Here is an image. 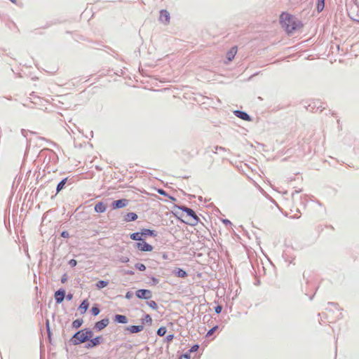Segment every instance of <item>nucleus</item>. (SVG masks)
<instances>
[{"label":"nucleus","instance_id":"nucleus-1","mask_svg":"<svg viewBox=\"0 0 359 359\" xmlns=\"http://www.w3.org/2000/svg\"><path fill=\"white\" fill-rule=\"evenodd\" d=\"M280 22L282 27L284 28L288 34L300 29L303 26L301 21L288 13H283L280 15Z\"/></svg>","mask_w":359,"mask_h":359},{"label":"nucleus","instance_id":"nucleus-2","mask_svg":"<svg viewBox=\"0 0 359 359\" xmlns=\"http://www.w3.org/2000/svg\"><path fill=\"white\" fill-rule=\"evenodd\" d=\"M93 335V333L90 330H81L74 335L72 340L74 344H79L92 338Z\"/></svg>","mask_w":359,"mask_h":359},{"label":"nucleus","instance_id":"nucleus-3","mask_svg":"<svg viewBox=\"0 0 359 359\" xmlns=\"http://www.w3.org/2000/svg\"><path fill=\"white\" fill-rule=\"evenodd\" d=\"M179 208L187 214V220L184 221L185 223L191 226H195L198 223L199 218L192 209L185 206H181Z\"/></svg>","mask_w":359,"mask_h":359},{"label":"nucleus","instance_id":"nucleus-4","mask_svg":"<svg viewBox=\"0 0 359 359\" xmlns=\"http://www.w3.org/2000/svg\"><path fill=\"white\" fill-rule=\"evenodd\" d=\"M136 248L142 252H151L154 249L152 245L146 243L143 239L136 243Z\"/></svg>","mask_w":359,"mask_h":359},{"label":"nucleus","instance_id":"nucleus-5","mask_svg":"<svg viewBox=\"0 0 359 359\" xmlns=\"http://www.w3.org/2000/svg\"><path fill=\"white\" fill-rule=\"evenodd\" d=\"M136 296L140 299H149L151 297V292L149 290L141 289L136 292Z\"/></svg>","mask_w":359,"mask_h":359},{"label":"nucleus","instance_id":"nucleus-6","mask_svg":"<svg viewBox=\"0 0 359 359\" xmlns=\"http://www.w3.org/2000/svg\"><path fill=\"white\" fill-rule=\"evenodd\" d=\"M128 204V201L127 199L123 198V199L114 201L112 203V207L114 209L122 208L126 207Z\"/></svg>","mask_w":359,"mask_h":359},{"label":"nucleus","instance_id":"nucleus-7","mask_svg":"<svg viewBox=\"0 0 359 359\" xmlns=\"http://www.w3.org/2000/svg\"><path fill=\"white\" fill-rule=\"evenodd\" d=\"M108 324H109V319H107V318L102 319L100 321H98L95 323V328L97 330L100 331V330H103L104 327H106L108 325Z\"/></svg>","mask_w":359,"mask_h":359},{"label":"nucleus","instance_id":"nucleus-8","mask_svg":"<svg viewBox=\"0 0 359 359\" xmlns=\"http://www.w3.org/2000/svg\"><path fill=\"white\" fill-rule=\"evenodd\" d=\"M237 53V47L236 46H233L226 53V59L228 60L229 62L231 61L236 54Z\"/></svg>","mask_w":359,"mask_h":359},{"label":"nucleus","instance_id":"nucleus-9","mask_svg":"<svg viewBox=\"0 0 359 359\" xmlns=\"http://www.w3.org/2000/svg\"><path fill=\"white\" fill-rule=\"evenodd\" d=\"M234 114H236V116L237 117H238L244 121H250L251 120L250 116L244 111L237 110V111H235Z\"/></svg>","mask_w":359,"mask_h":359},{"label":"nucleus","instance_id":"nucleus-10","mask_svg":"<svg viewBox=\"0 0 359 359\" xmlns=\"http://www.w3.org/2000/svg\"><path fill=\"white\" fill-rule=\"evenodd\" d=\"M144 329L142 325H131L126 328L130 333H137L141 332Z\"/></svg>","mask_w":359,"mask_h":359},{"label":"nucleus","instance_id":"nucleus-11","mask_svg":"<svg viewBox=\"0 0 359 359\" xmlns=\"http://www.w3.org/2000/svg\"><path fill=\"white\" fill-rule=\"evenodd\" d=\"M65 292L64 290H58L55 293V298L57 303H61L65 298Z\"/></svg>","mask_w":359,"mask_h":359},{"label":"nucleus","instance_id":"nucleus-12","mask_svg":"<svg viewBox=\"0 0 359 359\" xmlns=\"http://www.w3.org/2000/svg\"><path fill=\"white\" fill-rule=\"evenodd\" d=\"M102 337H97L94 339H92L90 340V341L88 344L87 347H93L101 343Z\"/></svg>","mask_w":359,"mask_h":359},{"label":"nucleus","instance_id":"nucleus-13","mask_svg":"<svg viewBox=\"0 0 359 359\" xmlns=\"http://www.w3.org/2000/svg\"><path fill=\"white\" fill-rule=\"evenodd\" d=\"M114 320H115V321H116L117 323H119L125 324V323H128V319H127L126 316H123V315H120V314L116 315L114 317Z\"/></svg>","mask_w":359,"mask_h":359},{"label":"nucleus","instance_id":"nucleus-14","mask_svg":"<svg viewBox=\"0 0 359 359\" xmlns=\"http://www.w3.org/2000/svg\"><path fill=\"white\" fill-rule=\"evenodd\" d=\"M95 210L97 212H104L106 211V205L102 202H99L95 205Z\"/></svg>","mask_w":359,"mask_h":359},{"label":"nucleus","instance_id":"nucleus-15","mask_svg":"<svg viewBox=\"0 0 359 359\" xmlns=\"http://www.w3.org/2000/svg\"><path fill=\"white\" fill-rule=\"evenodd\" d=\"M137 219V214H135L134 212H129L125 215L124 219L126 222H131V221H135Z\"/></svg>","mask_w":359,"mask_h":359},{"label":"nucleus","instance_id":"nucleus-16","mask_svg":"<svg viewBox=\"0 0 359 359\" xmlns=\"http://www.w3.org/2000/svg\"><path fill=\"white\" fill-rule=\"evenodd\" d=\"M160 19L164 22H169V20H170L169 13L165 10L161 11V14H160Z\"/></svg>","mask_w":359,"mask_h":359},{"label":"nucleus","instance_id":"nucleus-17","mask_svg":"<svg viewBox=\"0 0 359 359\" xmlns=\"http://www.w3.org/2000/svg\"><path fill=\"white\" fill-rule=\"evenodd\" d=\"M89 306V303L87 299L83 300L79 306V310L81 313H84Z\"/></svg>","mask_w":359,"mask_h":359},{"label":"nucleus","instance_id":"nucleus-18","mask_svg":"<svg viewBox=\"0 0 359 359\" xmlns=\"http://www.w3.org/2000/svg\"><path fill=\"white\" fill-rule=\"evenodd\" d=\"M142 235L141 234V233L136 232V233H131L130 235V238L132 240L137 241L140 242L142 240Z\"/></svg>","mask_w":359,"mask_h":359},{"label":"nucleus","instance_id":"nucleus-19","mask_svg":"<svg viewBox=\"0 0 359 359\" xmlns=\"http://www.w3.org/2000/svg\"><path fill=\"white\" fill-rule=\"evenodd\" d=\"M175 273L176 276L180 278H185L187 276V272L182 269H177Z\"/></svg>","mask_w":359,"mask_h":359},{"label":"nucleus","instance_id":"nucleus-20","mask_svg":"<svg viewBox=\"0 0 359 359\" xmlns=\"http://www.w3.org/2000/svg\"><path fill=\"white\" fill-rule=\"evenodd\" d=\"M109 283L107 281L104 280H100L96 283V286L97 289H102L103 287H105L108 285Z\"/></svg>","mask_w":359,"mask_h":359},{"label":"nucleus","instance_id":"nucleus-21","mask_svg":"<svg viewBox=\"0 0 359 359\" xmlns=\"http://www.w3.org/2000/svg\"><path fill=\"white\" fill-rule=\"evenodd\" d=\"M67 178L62 180L58 184H57V192H59L60 191H61L65 184H66V182H67Z\"/></svg>","mask_w":359,"mask_h":359},{"label":"nucleus","instance_id":"nucleus-22","mask_svg":"<svg viewBox=\"0 0 359 359\" xmlns=\"http://www.w3.org/2000/svg\"><path fill=\"white\" fill-rule=\"evenodd\" d=\"M325 0H318V5H317V9L319 12L322 11L324 8L325 5Z\"/></svg>","mask_w":359,"mask_h":359},{"label":"nucleus","instance_id":"nucleus-23","mask_svg":"<svg viewBox=\"0 0 359 359\" xmlns=\"http://www.w3.org/2000/svg\"><path fill=\"white\" fill-rule=\"evenodd\" d=\"M166 333V328L165 327H161L160 328H158V331H157V334L161 336V337H163L165 334Z\"/></svg>","mask_w":359,"mask_h":359},{"label":"nucleus","instance_id":"nucleus-24","mask_svg":"<svg viewBox=\"0 0 359 359\" xmlns=\"http://www.w3.org/2000/svg\"><path fill=\"white\" fill-rule=\"evenodd\" d=\"M135 268L141 271H144L146 270V266L143 264L137 263L135 264Z\"/></svg>","mask_w":359,"mask_h":359},{"label":"nucleus","instance_id":"nucleus-25","mask_svg":"<svg viewBox=\"0 0 359 359\" xmlns=\"http://www.w3.org/2000/svg\"><path fill=\"white\" fill-rule=\"evenodd\" d=\"M141 234L142 236H152L153 235V231L150 229H144L141 232Z\"/></svg>","mask_w":359,"mask_h":359},{"label":"nucleus","instance_id":"nucleus-26","mask_svg":"<svg viewBox=\"0 0 359 359\" xmlns=\"http://www.w3.org/2000/svg\"><path fill=\"white\" fill-rule=\"evenodd\" d=\"M91 312H92V314L93 316H97L100 313V309L99 308H97V306H93L92 309H91Z\"/></svg>","mask_w":359,"mask_h":359},{"label":"nucleus","instance_id":"nucleus-27","mask_svg":"<svg viewBox=\"0 0 359 359\" xmlns=\"http://www.w3.org/2000/svg\"><path fill=\"white\" fill-rule=\"evenodd\" d=\"M218 329V326L216 325L215 327H213L212 329H210L208 333H207V337H210Z\"/></svg>","mask_w":359,"mask_h":359},{"label":"nucleus","instance_id":"nucleus-28","mask_svg":"<svg viewBox=\"0 0 359 359\" xmlns=\"http://www.w3.org/2000/svg\"><path fill=\"white\" fill-rule=\"evenodd\" d=\"M82 324V321L79 320H76L73 322V326L75 328L79 327Z\"/></svg>","mask_w":359,"mask_h":359},{"label":"nucleus","instance_id":"nucleus-29","mask_svg":"<svg viewBox=\"0 0 359 359\" xmlns=\"http://www.w3.org/2000/svg\"><path fill=\"white\" fill-rule=\"evenodd\" d=\"M149 305L151 308L154 309H157V304L154 302V301H151L149 303Z\"/></svg>","mask_w":359,"mask_h":359},{"label":"nucleus","instance_id":"nucleus-30","mask_svg":"<svg viewBox=\"0 0 359 359\" xmlns=\"http://www.w3.org/2000/svg\"><path fill=\"white\" fill-rule=\"evenodd\" d=\"M69 264L72 267H74V266H76V264H77V262H76V260H75V259H72L69 260Z\"/></svg>","mask_w":359,"mask_h":359},{"label":"nucleus","instance_id":"nucleus-31","mask_svg":"<svg viewBox=\"0 0 359 359\" xmlns=\"http://www.w3.org/2000/svg\"><path fill=\"white\" fill-rule=\"evenodd\" d=\"M144 320L149 324H151L152 322V319H151V316L148 314L145 316Z\"/></svg>","mask_w":359,"mask_h":359},{"label":"nucleus","instance_id":"nucleus-32","mask_svg":"<svg viewBox=\"0 0 359 359\" xmlns=\"http://www.w3.org/2000/svg\"><path fill=\"white\" fill-rule=\"evenodd\" d=\"M222 310V307L221 306H217L215 307V312H216L217 313H221Z\"/></svg>","mask_w":359,"mask_h":359},{"label":"nucleus","instance_id":"nucleus-33","mask_svg":"<svg viewBox=\"0 0 359 359\" xmlns=\"http://www.w3.org/2000/svg\"><path fill=\"white\" fill-rule=\"evenodd\" d=\"M198 349V345H194V346L191 348L190 351H191V352H194V351H196Z\"/></svg>","mask_w":359,"mask_h":359},{"label":"nucleus","instance_id":"nucleus-34","mask_svg":"<svg viewBox=\"0 0 359 359\" xmlns=\"http://www.w3.org/2000/svg\"><path fill=\"white\" fill-rule=\"evenodd\" d=\"M174 338V335L173 334H169L166 337V339L168 341H171Z\"/></svg>","mask_w":359,"mask_h":359},{"label":"nucleus","instance_id":"nucleus-35","mask_svg":"<svg viewBox=\"0 0 359 359\" xmlns=\"http://www.w3.org/2000/svg\"><path fill=\"white\" fill-rule=\"evenodd\" d=\"M158 193L160 194L161 195H163V196H167V194L166 192L163 190V189H158Z\"/></svg>","mask_w":359,"mask_h":359},{"label":"nucleus","instance_id":"nucleus-36","mask_svg":"<svg viewBox=\"0 0 359 359\" xmlns=\"http://www.w3.org/2000/svg\"><path fill=\"white\" fill-rule=\"evenodd\" d=\"M179 359H189L187 355H182Z\"/></svg>","mask_w":359,"mask_h":359},{"label":"nucleus","instance_id":"nucleus-37","mask_svg":"<svg viewBox=\"0 0 359 359\" xmlns=\"http://www.w3.org/2000/svg\"><path fill=\"white\" fill-rule=\"evenodd\" d=\"M61 235H62V237L65 238V237H67L68 236V233L65 232V231H63Z\"/></svg>","mask_w":359,"mask_h":359},{"label":"nucleus","instance_id":"nucleus-38","mask_svg":"<svg viewBox=\"0 0 359 359\" xmlns=\"http://www.w3.org/2000/svg\"><path fill=\"white\" fill-rule=\"evenodd\" d=\"M127 273H128V274H130V275H133V274H134V272H133V271H128Z\"/></svg>","mask_w":359,"mask_h":359},{"label":"nucleus","instance_id":"nucleus-39","mask_svg":"<svg viewBox=\"0 0 359 359\" xmlns=\"http://www.w3.org/2000/svg\"><path fill=\"white\" fill-rule=\"evenodd\" d=\"M152 280L154 282V283H158V280L155 278H152Z\"/></svg>","mask_w":359,"mask_h":359},{"label":"nucleus","instance_id":"nucleus-40","mask_svg":"<svg viewBox=\"0 0 359 359\" xmlns=\"http://www.w3.org/2000/svg\"><path fill=\"white\" fill-rule=\"evenodd\" d=\"M12 3H14L15 4L16 3V0H10Z\"/></svg>","mask_w":359,"mask_h":359},{"label":"nucleus","instance_id":"nucleus-41","mask_svg":"<svg viewBox=\"0 0 359 359\" xmlns=\"http://www.w3.org/2000/svg\"><path fill=\"white\" fill-rule=\"evenodd\" d=\"M68 298H69V299H70L72 298V296H71V295H69V296H68Z\"/></svg>","mask_w":359,"mask_h":359},{"label":"nucleus","instance_id":"nucleus-42","mask_svg":"<svg viewBox=\"0 0 359 359\" xmlns=\"http://www.w3.org/2000/svg\"><path fill=\"white\" fill-rule=\"evenodd\" d=\"M129 259L128 258H126V262H128Z\"/></svg>","mask_w":359,"mask_h":359}]
</instances>
